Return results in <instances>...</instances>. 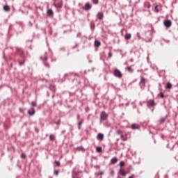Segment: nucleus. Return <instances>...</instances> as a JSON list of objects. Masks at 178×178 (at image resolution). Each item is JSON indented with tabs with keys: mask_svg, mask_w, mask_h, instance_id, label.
<instances>
[{
	"mask_svg": "<svg viewBox=\"0 0 178 178\" xmlns=\"http://www.w3.org/2000/svg\"><path fill=\"white\" fill-rule=\"evenodd\" d=\"M160 97L161 98H165V95L163 94V92H160Z\"/></svg>",
	"mask_w": 178,
	"mask_h": 178,
	"instance_id": "bb28decb",
	"label": "nucleus"
},
{
	"mask_svg": "<svg viewBox=\"0 0 178 178\" xmlns=\"http://www.w3.org/2000/svg\"><path fill=\"white\" fill-rule=\"evenodd\" d=\"M117 134H118L119 136H120L122 134V131L121 130H118L117 131Z\"/></svg>",
	"mask_w": 178,
	"mask_h": 178,
	"instance_id": "c756f323",
	"label": "nucleus"
},
{
	"mask_svg": "<svg viewBox=\"0 0 178 178\" xmlns=\"http://www.w3.org/2000/svg\"><path fill=\"white\" fill-rule=\"evenodd\" d=\"M97 175H99V176H102V175H104V172L101 171V172H99L97 173Z\"/></svg>",
	"mask_w": 178,
	"mask_h": 178,
	"instance_id": "473e14b6",
	"label": "nucleus"
},
{
	"mask_svg": "<svg viewBox=\"0 0 178 178\" xmlns=\"http://www.w3.org/2000/svg\"><path fill=\"white\" fill-rule=\"evenodd\" d=\"M164 25L165 26V27H170L172 26V21H170V19L164 21Z\"/></svg>",
	"mask_w": 178,
	"mask_h": 178,
	"instance_id": "39448f33",
	"label": "nucleus"
},
{
	"mask_svg": "<svg viewBox=\"0 0 178 178\" xmlns=\"http://www.w3.org/2000/svg\"><path fill=\"white\" fill-rule=\"evenodd\" d=\"M165 118H161L159 122H160V124H162V123H165Z\"/></svg>",
	"mask_w": 178,
	"mask_h": 178,
	"instance_id": "5701e85b",
	"label": "nucleus"
},
{
	"mask_svg": "<svg viewBox=\"0 0 178 178\" xmlns=\"http://www.w3.org/2000/svg\"><path fill=\"white\" fill-rule=\"evenodd\" d=\"M47 13L48 16H52L54 15V10H52V9H49L47 10Z\"/></svg>",
	"mask_w": 178,
	"mask_h": 178,
	"instance_id": "ddd939ff",
	"label": "nucleus"
},
{
	"mask_svg": "<svg viewBox=\"0 0 178 178\" xmlns=\"http://www.w3.org/2000/svg\"><path fill=\"white\" fill-rule=\"evenodd\" d=\"M31 111H29L28 113L29 115H31V116H33V115L35 113V109H34V108H31Z\"/></svg>",
	"mask_w": 178,
	"mask_h": 178,
	"instance_id": "f8f14e48",
	"label": "nucleus"
},
{
	"mask_svg": "<svg viewBox=\"0 0 178 178\" xmlns=\"http://www.w3.org/2000/svg\"><path fill=\"white\" fill-rule=\"evenodd\" d=\"M108 56H109V58H112V53L109 52L108 53Z\"/></svg>",
	"mask_w": 178,
	"mask_h": 178,
	"instance_id": "e433bc0d",
	"label": "nucleus"
},
{
	"mask_svg": "<svg viewBox=\"0 0 178 178\" xmlns=\"http://www.w3.org/2000/svg\"><path fill=\"white\" fill-rule=\"evenodd\" d=\"M131 62H133V59H131V60H130Z\"/></svg>",
	"mask_w": 178,
	"mask_h": 178,
	"instance_id": "79ce46f5",
	"label": "nucleus"
},
{
	"mask_svg": "<svg viewBox=\"0 0 178 178\" xmlns=\"http://www.w3.org/2000/svg\"><path fill=\"white\" fill-rule=\"evenodd\" d=\"M124 161H120V166L121 167V168H122V166H124Z\"/></svg>",
	"mask_w": 178,
	"mask_h": 178,
	"instance_id": "a878e982",
	"label": "nucleus"
},
{
	"mask_svg": "<svg viewBox=\"0 0 178 178\" xmlns=\"http://www.w3.org/2000/svg\"><path fill=\"white\" fill-rule=\"evenodd\" d=\"M54 6L57 9H60L63 6V1H60L59 3H54Z\"/></svg>",
	"mask_w": 178,
	"mask_h": 178,
	"instance_id": "7ed1b4c3",
	"label": "nucleus"
},
{
	"mask_svg": "<svg viewBox=\"0 0 178 178\" xmlns=\"http://www.w3.org/2000/svg\"><path fill=\"white\" fill-rule=\"evenodd\" d=\"M118 174H120L121 176H126L127 175V172L123 170V168H120L118 171Z\"/></svg>",
	"mask_w": 178,
	"mask_h": 178,
	"instance_id": "0eeeda50",
	"label": "nucleus"
},
{
	"mask_svg": "<svg viewBox=\"0 0 178 178\" xmlns=\"http://www.w3.org/2000/svg\"><path fill=\"white\" fill-rule=\"evenodd\" d=\"M19 64L20 66L24 65V61H22V62H19Z\"/></svg>",
	"mask_w": 178,
	"mask_h": 178,
	"instance_id": "72a5a7b5",
	"label": "nucleus"
},
{
	"mask_svg": "<svg viewBox=\"0 0 178 178\" xmlns=\"http://www.w3.org/2000/svg\"><path fill=\"white\" fill-rule=\"evenodd\" d=\"M54 175H56V176H58V175H59V170L54 171Z\"/></svg>",
	"mask_w": 178,
	"mask_h": 178,
	"instance_id": "7c9ffc66",
	"label": "nucleus"
},
{
	"mask_svg": "<svg viewBox=\"0 0 178 178\" xmlns=\"http://www.w3.org/2000/svg\"><path fill=\"white\" fill-rule=\"evenodd\" d=\"M55 163L57 165V166H60V163L59 161H55Z\"/></svg>",
	"mask_w": 178,
	"mask_h": 178,
	"instance_id": "2f4dec72",
	"label": "nucleus"
},
{
	"mask_svg": "<svg viewBox=\"0 0 178 178\" xmlns=\"http://www.w3.org/2000/svg\"><path fill=\"white\" fill-rule=\"evenodd\" d=\"M96 151L97 152H102V147H96Z\"/></svg>",
	"mask_w": 178,
	"mask_h": 178,
	"instance_id": "aec40b11",
	"label": "nucleus"
},
{
	"mask_svg": "<svg viewBox=\"0 0 178 178\" xmlns=\"http://www.w3.org/2000/svg\"><path fill=\"white\" fill-rule=\"evenodd\" d=\"M136 35H137L138 40H140V39H141V36L140 35V33L138 32V33H136Z\"/></svg>",
	"mask_w": 178,
	"mask_h": 178,
	"instance_id": "c85d7f7f",
	"label": "nucleus"
},
{
	"mask_svg": "<svg viewBox=\"0 0 178 178\" xmlns=\"http://www.w3.org/2000/svg\"><path fill=\"white\" fill-rule=\"evenodd\" d=\"M111 163L115 165V163H118V158L114 157V158L111 159Z\"/></svg>",
	"mask_w": 178,
	"mask_h": 178,
	"instance_id": "4468645a",
	"label": "nucleus"
},
{
	"mask_svg": "<svg viewBox=\"0 0 178 178\" xmlns=\"http://www.w3.org/2000/svg\"><path fill=\"white\" fill-rule=\"evenodd\" d=\"M21 158H23V159L26 158V154H21Z\"/></svg>",
	"mask_w": 178,
	"mask_h": 178,
	"instance_id": "f704fd0d",
	"label": "nucleus"
},
{
	"mask_svg": "<svg viewBox=\"0 0 178 178\" xmlns=\"http://www.w3.org/2000/svg\"><path fill=\"white\" fill-rule=\"evenodd\" d=\"M101 46V42L98 40L95 41V47H100Z\"/></svg>",
	"mask_w": 178,
	"mask_h": 178,
	"instance_id": "dca6fc26",
	"label": "nucleus"
},
{
	"mask_svg": "<svg viewBox=\"0 0 178 178\" xmlns=\"http://www.w3.org/2000/svg\"><path fill=\"white\" fill-rule=\"evenodd\" d=\"M111 173H114V171H113V170H112V171H111Z\"/></svg>",
	"mask_w": 178,
	"mask_h": 178,
	"instance_id": "a19ab883",
	"label": "nucleus"
},
{
	"mask_svg": "<svg viewBox=\"0 0 178 178\" xmlns=\"http://www.w3.org/2000/svg\"><path fill=\"white\" fill-rule=\"evenodd\" d=\"M31 105L32 106H37V103H35V102H32Z\"/></svg>",
	"mask_w": 178,
	"mask_h": 178,
	"instance_id": "cd10ccee",
	"label": "nucleus"
},
{
	"mask_svg": "<svg viewBox=\"0 0 178 178\" xmlns=\"http://www.w3.org/2000/svg\"><path fill=\"white\" fill-rule=\"evenodd\" d=\"M114 76H115V77H118V79H122L123 75L122 74V72H120V70L115 69L114 70Z\"/></svg>",
	"mask_w": 178,
	"mask_h": 178,
	"instance_id": "f257e3e1",
	"label": "nucleus"
},
{
	"mask_svg": "<svg viewBox=\"0 0 178 178\" xmlns=\"http://www.w3.org/2000/svg\"><path fill=\"white\" fill-rule=\"evenodd\" d=\"M49 178H52V177H49Z\"/></svg>",
	"mask_w": 178,
	"mask_h": 178,
	"instance_id": "37998d69",
	"label": "nucleus"
},
{
	"mask_svg": "<svg viewBox=\"0 0 178 178\" xmlns=\"http://www.w3.org/2000/svg\"><path fill=\"white\" fill-rule=\"evenodd\" d=\"M120 137H121V138H123V137H124V136L121 134H120Z\"/></svg>",
	"mask_w": 178,
	"mask_h": 178,
	"instance_id": "4c0bfd02",
	"label": "nucleus"
},
{
	"mask_svg": "<svg viewBox=\"0 0 178 178\" xmlns=\"http://www.w3.org/2000/svg\"><path fill=\"white\" fill-rule=\"evenodd\" d=\"M56 124H57V125L60 124V120H59L57 122H56Z\"/></svg>",
	"mask_w": 178,
	"mask_h": 178,
	"instance_id": "c9c22d12",
	"label": "nucleus"
},
{
	"mask_svg": "<svg viewBox=\"0 0 178 178\" xmlns=\"http://www.w3.org/2000/svg\"><path fill=\"white\" fill-rule=\"evenodd\" d=\"M45 60H48V57H45Z\"/></svg>",
	"mask_w": 178,
	"mask_h": 178,
	"instance_id": "58836bf2",
	"label": "nucleus"
},
{
	"mask_svg": "<svg viewBox=\"0 0 178 178\" xmlns=\"http://www.w3.org/2000/svg\"><path fill=\"white\" fill-rule=\"evenodd\" d=\"M147 106L151 108V106H155V102L154 100L150 99L147 102Z\"/></svg>",
	"mask_w": 178,
	"mask_h": 178,
	"instance_id": "423d86ee",
	"label": "nucleus"
},
{
	"mask_svg": "<svg viewBox=\"0 0 178 178\" xmlns=\"http://www.w3.org/2000/svg\"><path fill=\"white\" fill-rule=\"evenodd\" d=\"M127 70L129 73H133V72L134 71L133 68H131V67H128Z\"/></svg>",
	"mask_w": 178,
	"mask_h": 178,
	"instance_id": "412c9836",
	"label": "nucleus"
},
{
	"mask_svg": "<svg viewBox=\"0 0 178 178\" xmlns=\"http://www.w3.org/2000/svg\"><path fill=\"white\" fill-rule=\"evenodd\" d=\"M92 6L90 4V3H86L85 6L82 8L84 10H90L91 9Z\"/></svg>",
	"mask_w": 178,
	"mask_h": 178,
	"instance_id": "20e7f679",
	"label": "nucleus"
},
{
	"mask_svg": "<svg viewBox=\"0 0 178 178\" xmlns=\"http://www.w3.org/2000/svg\"><path fill=\"white\" fill-rule=\"evenodd\" d=\"M99 0H92L94 5H98Z\"/></svg>",
	"mask_w": 178,
	"mask_h": 178,
	"instance_id": "393cba45",
	"label": "nucleus"
},
{
	"mask_svg": "<svg viewBox=\"0 0 178 178\" xmlns=\"http://www.w3.org/2000/svg\"><path fill=\"white\" fill-rule=\"evenodd\" d=\"M3 9L4 10H6V12H9V10H10V7H9V6H4Z\"/></svg>",
	"mask_w": 178,
	"mask_h": 178,
	"instance_id": "f3484780",
	"label": "nucleus"
},
{
	"mask_svg": "<svg viewBox=\"0 0 178 178\" xmlns=\"http://www.w3.org/2000/svg\"><path fill=\"white\" fill-rule=\"evenodd\" d=\"M139 84L140 86H145V78H141Z\"/></svg>",
	"mask_w": 178,
	"mask_h": 178,
	"instance_id": "9b49d317",
	"label": "nucleus"
},
{
	"mask_svg": "<svg viewBox=\"0 0 178 178\" xmlns=\"http://www.w3.org/2000/svg\"><path fill=\"white\" fill-rule=\"evenodd\" d=\"M154 12L156 13H159V9H158V5H156L155 7H154Z\"/></svg>",
	"mask_w": 178,
	"mask_h": 178,
	"instance_id": "4be33fe9",
	"label": "nucleus"
},
{
	"mask_svg": "<svg viewBox=\"0 0 178 178\" xmlns=\"http://www.w3.org/2000/svg\"><path fill=\"white\" fill-rule=\"evenodd\" d=\"M49 140H51V141H54V140H55V136L54 134H51L49 136Z\"/></svg>",
	"mask_w": 178,
	"mask_h": 178,
	"instance_id": "6ab92c4d",
	"label": "nucleus"
},
{
	"mask_svg": "<svg viewBox=\"0 0 178 178\" xmlns=\"http://www.w3.org/2000/svg\"><path fill=\"white\" fill-rule=\"evenodd\" d=\"M172 83H170V82H168L167 83V88L168 90H170V88H172Z\"/></svg>",
	"mask_w": 178,
	"mask_h": 178,
	"instance_id": "a211bd4d",
	"label": "nucleus"
},
{
	"mask_svg": "<svg viewBox=\"0 0 178 178\" xmlns=\"http://www.w3.org/2000/svg\"><path fill=\"white\" fill-rule=\"evenodd\" d=\"M124 38H125V40H130V38H131V34L126 33Z\"/></svg>",
	"mask_w": 178,
	"mask_h": 178,
	"instance_id": "2eb2a0df",
	"label": "nucleus"
},
{
	"mask_svg": "<svg viewBox=\"0 0 178 178\" xmlns=\"http://www.w3.org/2000/svg\"><path fill=\"white\" fill-rule=\"evenodd\" d=\"M108 118V114L105 113V111H102L101 115H100V120H106Z\"/></svg>",
	"mask_w": 178,
	"mask_h": 178,
	"instance_id": "f03ea898",
	"label": "nucleus"
},
{
	"mask_svg": "<svg viewBox=\"0 0 178 178\" xmlns=\"http://www.w3.org/2000/svg\"><path fill=\"white\" fill-rule=\"evenodd\" d=\"M81 124H83V121H80L79 123H78V129L80 130L81 127L80 126H81Z\"/></svg>",
	"mask_w": 178,
	"mask_h": 178,
	"instance_id": "b1692460",
	"label": "nucleus"
},
{
	"mask_svg": "<svg viewBox=\"0 0 178 178\" xmlns=\"http://www.w3.org/2000/svg\"><path fill=\"white\" fill-rule=\"evenodd\" d=\"M97 19H99V20H102V19H104V13L102 12L98 13L97 15Z\"/></svg>",
	"mask_w": 178,
	"mask_h": 178,
	"instance_id": "6e6552de",
	"label": "nucleus"
},
{
	"mask_svg": "<svg viewBox=\"0 0 178 178\" xmlns=\"http://www.w3.org/2000/svg\"><path fill=\"white\" fill-rule=\"evenodd\" d=\"M131 129H132V130H138V129H140V125H138L137 124H132Z\"/></svg>",
	"mask_w": 178,
	"mask_h": 178,
	"instance_id": "1a4fd4ad",
	"label": "nucleus"
},
{
	"mask_svg": "<svg viewBox=\"0 0 178 178\" xmlns=\"http://www.w3.org/2000/svg\"><path fill=\"white\" fill-rule=\"evenodd\" d=\"M147 8H151V6H150V5H149V6H147Z\"/></svg>",
	"mask_w": 178,
	"mask_h": 178,
	"instance_id": "ea45409f",
	"label": "nucleus"
},
{
	"mask_svg": "<svg viewBox=\"0 0 178 178\" xmlns=\"http://www.w3.org/2000/svg\"><path fill=\"white\" fill-rule=\"evenodd\" d=\"M97 140H100V141H102L104 140V134L102 133H99L97 136Z\"/></svg>",
	"mask_w": 178,
	"mask_h": 178,
	"instance_id": "9d476101",
	"label": "nucleus"
}]
</instances>
